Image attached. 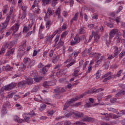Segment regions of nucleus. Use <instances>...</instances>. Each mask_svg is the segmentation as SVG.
Instances as JSON below:
<instances>
[{
    "label": "nucleus",
    "instance_id": "44",
    "mask_svg": "<svg viewBox=\"0 0 125 125\" xmlns=\"http://www.w3.org/2000/svg\"><path fill=\"white\" fill-rule=\"evenodd\" d=\"M9 102H6L4 103V104L3 105V107L6 108L7 107H9Z\"/></svg>",
    "mask_w": 125,
    "mask_h": 125
},
{
    "label": "nucleus",
    "instance_id": "37",
    "mask_svg": "<svg viewBox=\"0 0 125 125\" xmlns=\"http://www.w3.org/2000/svg\"><path fill=\"white\" fill-rule=\"evenodd\" d=\"M46 108V105L45 104H42L41 107L39 108V110L41 111L42 112L44 109Z\"/></svg>",
    "mask_w": 125,
    "mask_h": 125
},
{
    "label": "nucleus",
    "instance_id": "17",
    "mask_svg": "<svg viewBox=\"0 0 125 125\" xmlns=\"http://www.w3.org/2000/svg\"><path fill=\"white\" fill-rule=\"evenodd\" d=\"M85 94L84 93L81 95H80V96H77L75 98H72L73 101H77V100H79V99H81L83 97V96H85Z\"/></svg>",
    "mask_w": 125,
    "mask_h": 125
},
{
    "label": "nucleus",
    "instance_id": "19",
    "mask_svg": "<svg viewBox=\"0 0 125 125\" xmlns=\"http://www.w3.org/2000/svg\"><path fill=\"white\" fill-rule=\"evenodd\" d=\"M27 83V82L25 81H22L21 82H20L18 84V86L20 87V88H21V87H23L24 85H25Z\"/></svg>",
    "mask_w": 125,
    "mask_h": 125
},
{
    "label": "nucleus",
    "instance_id": "16",
    "mask_svg": "<svg viewBox=\"0 0 125 125\" xmlns=\"http://www.w3.org/2000/svg\"><path fill=\"white\" fill-rule=\"evenodd\" d=\"M92 34L94 36V42H99V39H100V36H99L97 33H93V32H92Z\"/></svg>",
    "mask_w": 125,
    "mask_h": 125
},
{
    "label": "nucleus",
    "instance_id": "12",
    "mask_svg": "<svg viewBox=\"0 0 125 125\" xmlns=\"http://www.w3.org/2000/svg\"><path fill=\"white\" fill-rule=\"evenodd\" d=\"M16 86V84L15 83H12L11 84H8L7 86H5L4 87V90H11L13 87H15Z\"/></svg>",
    "mask_w": 125,
    "mask_h": 125
},
{
    "label": "nucleus",
    "instance_id": "3",
    "mask_svg": "<svg viewBox=\"0 0 125 125\" xmlns=\"http://www.w3.org/2000/svg\"><path fill=\"white\" fill-rule=\"evenodd\" d=\"M113 112H114L115 114H117V115L109 113V116L110 118H111V119H118V118H120V117H122V116L123 115V114L120 113V112L116 110V109H114Z\"/></svg>",
    "mask_w": 125,
    "mask_h": 125
},
{
    "label": "nucleus",
    "instance_id": "15",
    "mask_svg": "<svg viewBox=\"0 0 125 125\" xmlns=\"http://www.w3.org/2000/svg\"><path fill=\"white\" fill-rule=\"evenodd\" d=\"M92 49V47H90L89 49H85V50L83 51V54H86V55L88 54V55H91L92 53L90 52H91Z\"/></svg>",
    "mask_w": 125,
    "mask_h": 125
},
{
    "label": "nucleus",
    "instance_id": "46",
    "mask_svg": "<svg viewBox=\"0 0 125 125\" xmlns=\"http://www.w3.org/2000/svg\"><path fill=\"white\" fill-rule=\"evenodd\" d=\"M50 0H42L43 4H44V5H45V4H48Z\"/></svg>",
    "mask_w": 125,
    "mask_h": 125
},
{
    "label": "nucleus",
    "instance_id": "18",
    "mask_svg": "<svg viewBox=\"0 0 125 125\" xmlns=\"http://www.w3.org/2000/svg\"><path fill=\"white\" fill-rule=\"evenodd\" d=\"M83 121H85V122H91L92 123H93L95 120L94 118H92L91 117H89L88 116H87L85 118H84L83 120Z\"/></svg>",
    "mask_w": 125,
    "mask_h": 125
},
{
    "label": "nucleus",
    "instance_id": "61",
    "mask_svg": "<svg viewBox=\"0 0 125 125\" xmlns=\"http://www.w3.org/2000/svg\"><path fill=\"white\" fill-rule=\"evenodd\" d=\"M28 31H29V28L25 26L24 28H23V32H25V33H27V32H28Z\"/></svg>",
    "mask_w": 125,
    "mask_h": 125
},
{
    "label": "nucleus",
    "instance_id": "10",
    "mask_svg": "<svg viewBox=\"0 0 125 125\" xmlns=\"http://www.w3.org/2000/svg\"><path fill=\"white\" fill-rule=\"evenodd\" d=\"M80 42H81V39L79 38V36H76L74 38V41H72L71 42L70 44L71 45H75V44L79 43Z\"/></svg>",
    "mask_w": 125,
    "mask_h": 125
},
{
    "label": "nucleus",
    "instance_id": "50",
    "mask_svg": "<svg viewBox=\"0 0 125 125\" xmlns=\"http://www.w3.org/2000/svg\"><path fill=\"white\" fill-rule=\"evenodd\" d=\"M72 115H73V112H69L68 114H65V116L66 118H70V117H72Z\"/></svg>",
    "mask_w": 125,
    "mask_h": 125
},
{
    "label": "nucleus",
    "instance_id": "31",
    "mask_svg": "<svg viewBox=\"0 0 125 125\" xmlns=\"http://www.w3.org/2000/svg\"><path fill=\"white\" fill-rule=\"evenodd\" d=\"M91 55H92V57H96L97 59H99L100 58V56H101V55H99V54H97L96 53L91 54Z\"/></svg>",
    "mask_w": 125,
    "mask_h": 125
},
{
    "label": "nucleus",
    "instance_id": "25",
    "mask_svg": "<svg viewBox=\"0 0 125 125\" xmlns=\"http://www.w3.org/2000/svg\"><path fill=\"white\" fill-rule=\"evenodd\" d=\"M119 54V50L118 48L117 47H115V50L114 51V53L113 54H112L113 57L115 58V57H117V55Z\"/></svg>",
    "mask_w": 125,
    "mask_h": 125
},
{
    "label": "nucleus",
    "instance_id": "62",
    "mask_svg": "<svg viewBox=\"0 0 125 125\" xmlns=\"http://www.w3.org/2000/svg\"><path fill=\"white\" fill-rule=\"evenodd\" d=\"M123 10V6H120L118 9V10L117 11V13L121 12Z\"/></svg>",
    "mask_w": 125,
    "mask_h": 125
},
{
    "label": "nucleus",
    "instance_id": "58",
    "mask_svg": "<svg viewBox=\"0 0 125 125\" xmlns=\"http://www.w3.org/2000/svg\"><path fill=\"white\" fill-rule=\"evenodd\" d=\"M20 98V96L18 95H15V96L14 97V99L15 100V101L18 100Z\"/></svg>",
    "mask_w": 125,
    "mask_h": 125
},
{
    "label": "nucleus",
    "instance_id": "32",
    "mask_svg": "<svg viewBox=\"0 0 125 125\" xmlns=\"http://www.w3.org/2000/svg\"><path fill=\"white\" fill-rule=\"evenodd\" d=\"M40 85L35 86L32 89V92H37V91L39 90V89H40Z\"/></svg>",
    "mask_w": 125,
    "mask_h": 125
},
{
    "label": "nucleus",
    "instance_id": "4",
    "mask_svg": "<svg viewBox=\"0 0 125 125\" xmlns=\"http://www.w3.org/2000/svg\"><path fill=\"white\" fill-rule=\"evenodd\" d=\"M35 7V10L34 11V13L35 14H39L40 13V11H41V9L39 8V5H38V2L37 1H35L34 4L32 6L31 9H34Z\"/></svg>",
    "mask_w": 125,
    "mask_h": 125
},
{
    "label": "nucleus",
    "instance_id": "60",
    "mask_svg": "<svg viewBox=\"0 0 125 125\" xmlns=\"http://www.w3.org/2000/svg\"><path fill=\"white\" fill-rule=\"evenodd\" d=\"M109 15L110 17H115V16H116V12H113L110 13L109 14Z\"/></svg>",
    "mask_w": 125,
    "mask_h": 125
},
{
    "label": "nucleus",
    "instance_id": "23",
    "mask_svg": "<svg viewBox=\"0 0 125 125\" xmlns=\"http://www.w3.org/2000/svg\"><path fill=\"white\" fill-rule=\"evenodd\" d=\"M8 5H5L3 6V9L2 10L3 14H6V13L7 12V11L8 10Z\"/></svg>",
    "mask_w": 125,
    "mask_h": 125
},
{
    "label": "nucleus",
    "instance_id": "63",
    "mask_svg": "<svg viewBox=\"0 0 125 125\" xmlns=\"http://www.w3.org/2000/svg\"><path fill=\"white\" fill-rule=\"evenodd\" d=\"M52 12H54V11L53 10L48 9L47 13H48L49 15H50V14H52Z\"/></svg>",
    "mask_w": 125,
    "mask_h": 125
},
{
    "label": "nucleus",
    "instance_id": "52",
    "mask_svg": "<svg viewBox=\"0 0 125 125\" xmlns=\"http://www.w3.org/2000/svg\"><path fill=\"white\" fill-rule=\"evenodd\" d=\"M67 27V24H63L62 28L60 29V31H63V30H65Z\"/></svg>",
    "mask_w": 125,
    "mask_h": 125
},
{
    "label": "nucleus",
    "instance_id": "6",
    "mask_svg": "<svg viewBox=\"0 0 125 125\" xmlns=\"http://www.w3.org/2000/svg\"><path fill=\"white\" fill-rule=\"evenodd\" d=\"M54 91L56 95H58V94H60V93H62V92H65L66 90L64 88L57 87L55 89Z\"/></svg>",
    "mask_w": 125,
    "mask_h": 125
},
{
    "label": "nucleus",
    "instance_id": "53",
    "mask_svg": "<svg viewBox=\"0 0 125 125\" xmlns=\"http://www.w3.org/2000/svg\"><path fill=\"white\" fill-rule=\"evenodd\" d=\"M110 102L111 103H115V102H117V98H113L111 99Z\"/></svg>",
    "mask_w": 125,
    "mask_h": 125
},
{
    "label": "nucleus",
    "instance_id": "57",
    "mask_svg": "<svg viewBox=\"0 0 125 125\" xmlns=\"http://www.w3.org/2000/svg\"><path fill=\"white\" fill-rule=\"evenodd\" d=\"M81 104H82V103H76V104H73V107H79V106H81Z\"/></svg>",
    "mask_w": 125,
    "mask_h": 125
},
{
    "label": "nucleus",
    "instance_id": "13",
    "mask_svg": "<svg viewBox=\"0 0 125 125\" xmlns=\"http://www.w3.org/2000/svg\"><path fill=\"white\" fill-rule=\"evenodd\" d=\"M52 65L51 64H49L46 65L45 67L42 68V71H41L42 74L43 75V76H45V72H47V70H46L47 68H50L51 67Z\"/></svg>",
    "mask_w": 125,
    "mask_h": 125
},
{
    "label": "nucleus",
    "instance_id": "8",
    "mask_svg": "<svg viewBox=\"0 0 125 125\" xmlns=\"http://www.w3.org/2000/svg\"><path fill=\"white\" fill-rule=\"evenodd\" d=\"M44 21H46V28H47L48 30L49 29L50 26H51V21L48 19L47 15H46L44 17Z\"/></svg>",
    "mask_w": 125,
    "mask_h": 125
},
{
    "label": "nucleus",
    "instance_id": "9",
    "mask_svg": "<svg viewBox=\"0 0 125 125\" xmlns=\"http://www.w3.org/2000/svg\"><path fill=\"white\" fill-rule=\"evenodd\" d=\"M72 113L75 116L76 119H79V118H83V112H79V111H73Z\"/></svg>",
    "mask_w": 125,
    "mask_h": 125
},
{
    "label": "nucleus",
    "instance_id": "28",
    "mask_svg": "<svg viewBox=\"0 0 125 125\" xmlns=\"http://www.w3.org/2000/svg\"><path fill=\"white\" fill-rule=\"evenodd\" d=\"M43 85L44 87L47 88L49 86H51V84H50V83L49 82H47L46 81L43 83Z\"/></svg>",
    "mask_w": 125,
    "mask_h": 125
},
{
    "label": "nucleus",
    "instance_id": "30",
    "mask_svg": "<svg viewBox=\"0 0 125 125\" xmlns=\"http://www.w3.org/2000/svg\"><path fill=\"white\" fill-rule=\"evenodd\" d=\"M59 58H60L59 56H57L55 57L52 60V62L54 63V64L57 63V62L59 60Z\"/></svg>",
    "mask_w": 125,
    "mask_h": 125
},
{
    "label": "nucleus",
    "instance_id": "64",
    "mask_svg": "<svg viewBox=\"0 0 125 125\" xmlns=\"http://www.w3.org/2000/svg\"><path fill=\"white\" fill-rule=\"evenodd\" d=\"M71 125V123L69 121H66L64 122V125Z\"/></svg>",
    "mask_w": 125,
    "mask_h": 125
},
{
    "label": "nucleus",
    "instance_id": "49",
    "mask_svg": "<svg viewBox=\"0 0 125 125\" xmlns=\"http://www.w3.org/2000/svg\"><path fill=\"white\" fill-rule=\"evenodd\" d=\"M1 113L2 115H5V114L7 113V111H6V109L5 107H2Z\"/></svg>",
    "mask_w": 125,
    "mask_h": 125
},
{
    "label": "nucleus",
    "instance_id": "20",
    "mask_svg": "<svg viewBox=\"0 0 125 125\" xmlns=\"http://www.w3.org/2000/svg\"><path fill=\"white\" fill-rule=\"evenodd\" d=\"M15 50V49H14V48L9 49L6 54V56H9V55H10V54H13Z\"/></svg>",
    "mask_w": 125,
    "mask_h": 125
},
{
    "label": "nucleus",
    "instance_id": "22",
    "mask_svg": "<svg viewBox=\"0 0 125 125\" xmlns=\"http://www.w3.org/2000/svg\"><path fill=\"white\" fill-rule=\"evenodd\" d=\"M19 27L20 25L19 24H18V23H16V25L15 26H13L12 28V29H13L14 30V33H16V32H17V31H18L19 29Z\"/></svg>",
    "mask_w": 125,
    "mask_h": 125
},
{
    "label": "nucleus",
    "instance_id": "21",
    "mask_svg": "<svg viewBox=\"0 0 125 125\" xmlns=\"http://www.w3.org/2000/svg\"><path fill=\"white\" fill-rule=\"evenodd\" d=\"M104 90L102 88H99V89H92V93H98V92H100V91H102Z\"/></svg>",
    "mask_w": 125,
    "mask_h": 125
},
{
    "label": "nucleus",
    "instance_id": "45",
    "mask_svg": "<svg viewBox=\"0 0 125 125\" xmlns=\"http://www.w3.org/2000/svg\"><path fill=\"white\" fill-rule=\"evenodd\" d=\"M125 56V50H123V51L121 52V53L119 55V57H121V58H123V56Z\"/></svg>",
    "mask_w": 125,
    "mask_h": 125
},
{
    "label": "nucleus",
    "instance_id": "39",
    "mask_svg": "<svg viewBox=\"0 0 125 125\" xmlns=\"http://www.w3.org/2000/svg\"><path fill=\"white\" fill-rule=\"evenodd\" d=\"M26 15H27L26 12L23 11L21 17H19V18H21V19H24V18H25Z\"/></svg>",
    "mask_w": 125,
    "mask_h": 125
},
{
    "label": "nucleus",
    "instance_id": "43",
    "mask_svg": "<svg viewBox=\"0 0 125 125\" xmlns=\"http://www.w3.org/2000/svg\"><path fill=\"white\" fill-rule=\"evenodd\" d=\"M92 69V66H91V65H89L88 67V69H87L85 75H87V74H88V73H89L90 72V71H91Z\"/></svg>",
    "mask_w": 125,
    "mask_h": 125
},
{
    "label": "nucleus",
    "instance_id": "29",
    "mask_svg": "<svg viewBox=\"0 0 125 125\" xmlns=\"http://www.w3.org/2000/svg\"><path fill=\"white\" fill-rule=\"evenodd\" d=\"M115 40H116V42H123V41L121 40V38H120V35H117V36L115 37Z\"/></svg>",
    "mask_w": 125,
    "mask_h": 125
},
{
    "label": "nucleus",
    "instance_id": "2",
    "mask_svg": "<svg viewBox=\"0 0 125 125\" xmlns=\"http://www.w3.org/2000/svg\"><path fill=\"white\" fill-rule=\"evenodd\" d=\"M119 30L118 29H113L111 30L109 33V39L108 40H106V44L107 46H109L110 43H111L110 40L114 37L115 35H116V33L118 32Z\"/></svg>",
    "mask_w": 125,
    "mask_h": 125
},
{
    "label": "nucleus",
    "instance_id": "34",
    "mask_svg": "<svg viewBox=\"0 0 125 125\" xmlns=\"http://www.w3.org/2000/svg\"><path fill=\"white\" fill-rule=\"evenodd\" d=\"M55 13L56 15L59 16V18L60 17V14L61 13V9L60 8H58L55 12Z\"/></svg>",
    "mask_w": 125,
    "mask_h": 125
},
{
    "label": "nucleus",
    "instance_id": "48",
    "mask_svg": "<svg viewBox=\"0 0 125 125\" xmlns=\"http://www.w3.org/2000/svg\"><path fill=\"white\" fill-rule=\"evenodd\" d=\"M68 35V31H65L63 33H62L61 35V38H65Z\"/></svg>",
    "mask_w": 125,
    "mask_h": 125
},
{
    "label": "nucleus",
    "instance_id": "36",
    "mask_svg": "<svg viewBox=\"0 0 125 125\" xmlns=\"http://www.w3.org/2000/svg\"><path fill=\"white\" fill-rule=\"evenodd\" d=\"M42 79V77H36L34 78L35 82H36V83H39V82H40V81H41V80Z\"/></svg>",
    "mask_w": 125,
    "mask_h": 125
},
{
    "label": "nucleus",
    "instance_id": "51",
    "mask_svg": "<svg viewBox=\"0 0 125 125\" xmlns=\"http://www.w3.org/2000/svg\"><path fill=\"white\" fill-rule=\"evenodd\" d=\"M16 43H17V40H14L10 42V44L12 46H13L15 44H16Z\"/></svg>",
    "mask_w": 125,
    "mask_h": 125
},
{
    "label": "nucleus",
    "instance_id": "40",
    "mask_svg": "<svg viewBox=\"0 0 125 125\" xmlns=\"http://www.w3.org/2000/svg\"><path fill=\"white\" fill-rule=\"evenodd\" d=\"M101 70H98L97 72L96 79H100L101 76Z\"/></svg>",
    "mask_w": 125,
    "mask_h": 125
},
{
    "label": "nucleus",
    "instance_id": "27",
    "mask_svg": "<svg viewBox=\"0 0 125 125\" xmlns=\"http://www.w3.org/2000/svg\"><path fill=\"white\" fill-rule=\"evenodd\" d=\"M26 83L28 84V85H31V84H32L33 83V79L32 78H28L26 79Z\"/></svg>",
    "mask_w": 125,
    "mask_h": 125
},
{
    "label": "nucleus",
    "instance_id": "56",
    "mask_svg": "<svg viewBox=\"0 0 125 125\" xmlns=\"http://www.w3.org/2000/svg\"><path fill=\"white\" fill-rule=\"evenodd\" d=\"M78 74H79L78 70H76L74 71V77H75V78H77V77H78Z\"/></svg>",
    "mask_w": 125,
    "mask_h": 125
},
{
    "label": "nucleus",
    "instance_id": "54",
    "mask_svg": "<svg viewBox=\"0 0 125 125\" xmlns=\"http://www.w3.org/2000/svg\"><path fill=\"white\" fill-rule=\"evenodd\" d=\"M60 37V34H58L56 36V38L55 39V42L56 43L58 41H59V38Z\"/></svg>",
    "mask_w": 125,
    "mask_h": 125
},
{
    "label": "nucleus",
    "instance_id": "7",
    "mask_svg": "<svg viewBox=\"0 0 125 125\" xmlns=\"http://www.w3.org/2000/svg\"><path fill=\"white\" fill-rule=\"evenodd\" d=\"M9 20H10V17L8 16L5 22L2 23V27L1 28L0 31H2L3 29H5V28L7 27V25H8V22H9Z\"/></svg>",
    "mask_w": 125,
    "mask_h": 125
},
{
    "label": "nucleus",
    "instance_id": "55",
    "mask_svg": "<svg viewBox=\"0 0 125 125\" xmlns=\"http://www.w3.org/2000/svg\"><path fill=\"white\" fill-rule=\"evenodd\" d=\"M111 74H112V72H107L104 75V78H106V77H108V76L110 77V76H111Z\"/></svg>",
    "mask_w": 125,
    "mask_h": 125
},
{
    "label": "nucleus",
    "instance_id": "47",
    "mask_svg": "<svg viewBox=\"0 0 125 125\" xmlns=\"http://www.w3.org/2000/svg\"><path fill=\"white\" fill-rule=\"evenodd\" d=\"M5 52V48L4 46H3L1 49V51H0V55H1L2 53H4Z\"/></svg>",
    "mask_w": 125,
    "mask_h": 125
},
{
    "label": "nucleus",
    "instance_id": "24",
    "mask_svg": "<svg viewBox=\"0 0 125 125\" xmlns=\"http://www.w3.org/2000/svg\"><path fill=\"white\" fill-rule=\"evenodd\" d=\"M14 120L15 122H17V123H22V119L21 120L17 115L14 117Z\"/></svg>",
    "mask_w": 125,
    "mask_h": 125
},
{
    "label": "nucleus",
    "instance_id": "11",
    "mask_svg": "<svg viewBox=\"0 0 125 125\" xmlns=\"http://www.w3.org/2000/svg\"><path fill=\"white\" fill-rule=\"evenodd\" d=\"M104 60H105V57H104V56H101L100 60H95L96 63H95V67H98L99 64H101L102 61H104Z\"/></svg>",
    "mask_w": 125,
    "mask_h": 125
},
{
    "label": "nucleus",
    "instance_id": "1",
    "mask_svg": "<svg viewBox=\"0 0 125 125\" xmlns=\"http://www.w3.org/2000/svg\"><path fill=\"white\" fill-rule=\"evenodd\" d=\"M23 62L26 64V68L28 69H32V67L35 65L36 61L31 60L30 58L25 57L23 59Z\"/></svg>",
    "mask_w": 125,
    "mask_h": 125
},
{
    "label": "nucleus",
    "instance_id": "42",
    "mask_svg": "<svg viewBox=\"0 0 125 125\" xmlns=\"http://www.w3.org/2000/svg\"><path fill=\"white\" fill-rule=\"evenodd\" d=\"M73 53H72V54L69 55V59L66 60V62H71V61H72V56H73Z\"/></svg>",
    "mask_w": 125,
    "mask_h": 125
},
{
    "label": "nucleus",
    "instance_id": "33",
    "mask_svg": "<svg viewBox=\"0 0 125 125\" xmlns=\"http://www.w3.org/2000/svg\"><path fill=\"white\" fill-rule=\"evenodd\" d=\"M31 119L30 117H26L24 119L21 120L22 123H25V122H26V123H29V122H30Z\"/></svg>",
    "mask_w": 125,
    "mask_h": 125
},
{
    "label": "nucleus",
    "instance_id": "35",
    "mask_svg": "<svg viewBox=\"0 0 125 125\" xmlns=\"http://www.w3.org/2000/svg\"><path fill=\"white\" fill-rule=\"evenodd\" d=\"M53 39V36H52L50 35V34L49 35L48 38L46 39V41L47 42H51V40Z\"/></svg>",
    "mask_w": 125,
    "mask_h": 125
},
{
    "label": "nucleus",
    "instance_id": "26",
    "mask_svg": "<svg viewBox=\"0 0 125 125\" xmlns=\"http://www.w3.org/2000/svg\"><path fill=\"white\" fill-rule=\"evenodd\" d=\"M11 69V67H10V66H9V65H7L2 67V69L3 70V71H10Z\"/></svg>",
    "mask_w": 125,
    "mask_h": 125
},
{
    "label": "nucleus",
    "instance_id": "59",
    "mask_svg": "<svg viewBox=\"0 0 125 125\" xmlns=\"http://www.w3.org/2000/svg\"><path fill=\"white\" fill-rule=\"evenodd\" d=\"M75 61L71 62L69 64L66 65V67L67 68H69V67H70V66H72V65L75 64Z\"/></svg>",
    "mask_w": 125,
    "mask_h": 125
},
{
    "label": "nucleus",
    "instance_id": "5",
    "mask_svg": "<svg viewBox=\"0 0 125 125\" xmlns=\"http://www.w3.org/2000/svg\"><path fill=\"white\" fill-rule=\"evenodd\" d=\"M119 86L121 87V88H123V90H121L116 94V97H118L119 95H122V94L125 95V84H119Z\"/></svg>",
    "mask_w": 125,
    "mask_h": 125
},
{
    "label": "nucleus",
    "instance_id": "41",
    "mask_svg": "<svg viewBox=\"0 0 125 125\" xmlns=\"http://www.w3.org/2000/svg\"><path fill=\"white\" fill-rule=\"evenodd\" d=\"M110 79H112V76H109L108 77L104 78L103 80V82L104 83H106V82H107V81H109V80H110Z\"/></svg>",
    "mask_w": 125,
    "mask_h": 125
},
{
    "label": "nucleus",
    "instance_id": "14",
    "mask_svg": "<svg viewBox=\"0 0 125 125\" xmlns=\"http://www.w3.org/2000/svg\"><path fill=\"white\" fill-rule=\"evenodd\" d=\"M72 102H75L74 101H73V99H71L69 102H66L64 104V106L63 108V110H66V109L69 108V106H70V104H71Z\"/></svg>",
    "mask_w": 125,
    "mask_h": 125
},
{
    "label": "nucleus",
    "instance_id": "38",
    "mask_svg": "<svg viewBox=\"0 0 125 125\" xmlns=\"http://www.w3.org/2000/svg\"><path fill=\"white\" fill-rule=\"evenodd\" d=\"M79 16V13H76L74 17L72 18V20H74V21H77V20H78V18Z\"/></svg>",
    "mask_w": 125,
    "mask_h": 125
}]
</instances>
